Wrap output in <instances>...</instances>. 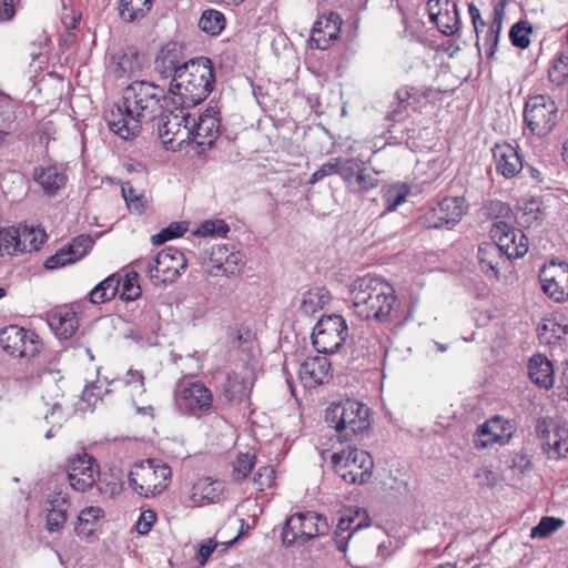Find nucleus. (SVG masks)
I'll return each mask as SVG.
<instances>
[{
    "label": "nucleus",
    "mask_w": 568,
    "mask_h": 568,
    "mask_svg": "<svg viewBox=\"0 0 568 568\" xmlns=\"http://www.w3.org/2000/svg\"><path fill=\"white\" fill-rule=\"evenodd\" d=\"M111 64L119 75L132 74L142 67L140 53L133 45L122 48L118 53L112 54Z\"/></svg>",
    "instance_id": "obj_32"
},
{
    "label": "nucleus",
    "mask_w": 568,
    "mask_h": 568,
    "mask_svg": "<svg viewBox=\"0 0 568 568\" xmlns=\"http://www.w3.org/2000/svg\"><path fill=\"white\" fill-rule=\"evenodd\" d=\"M67 478L73 490L84 493L93 487L99 479V484L104 483L95 464V459L87 454H77L69 459Z\"/></svg>",
    "instance_id": "obj_14"
},
{
    "label": "nucleus",
    "mask_w": 568,
    "mask_h": 568,
    "mask_svg": "<svg viewBox=\"0 0 568 568\" xmlns=\"http://www.w3.org/2000/svg\"><path fill=\"white\" fill-rule=\"evenodd\" d=\"M349 300L358 317L379 323L394 321L400 306L394 287L383 278L372 275L361 276L352 282Z\"/></svg>",
    "instance_id": "obj_2"
},
{
    "label": "nucleus",
    "mask_w": 568,
    "mask_h": 568,
    "mask_svg": "<svg viewBox=\"0 0 568 568\" xmlns=\"http://www.w3.org/2000/svg\"><path fill=\"white\" fill-rule=\"evenodd\" d=\"M343 20L336 12L331 11L328 14L320 17L312 29V45L320 50H325L331 42L337 39Z\"/></svg>",
    "instance_id": "obj_21"
},
{
    "label": "nucleus",
    "mask_w": 568,
    "mask_h": 568,
    "mask_svg": "<svg viewBox=\"0 0 568 568\" xmlns=\"http://www.w3.org/2000/svg\"><path fill=\"white\" fill-rule=\"evenodd\" d=\"M565 520L557 517H542L535 526V537L546 538L564 527Z\"/></svg>",
    "instance_id": "obj_53"
},
{
    "label": "nucleus",
    "mask_w": 568,
    "mask_h": 568,
    "mask_svg": "<svg viewBox=\"0 0 568 568\" xmlns=\"http://www.w3.org/2000/svg\"><path fill=\"white\" fill-rule=\"evenodd\" d=\"M511 438V425L499 416H495L479 425L473 436L477 449H484L494 444L505 445Z\"/></svg>",
    "instance_id": "obj_18"
},
{
    "label": "nucleus",
    "mask_w": 568,
    "mask_h": 568,
    "mask_svg": "<svg viewBox=\"0 0 568 568\" xmlns=\"http://www.w3.org/2000/svg\"><path fill=\"white\" fill-rule=\"evenodd\" d=\"M224 14L217 10L210 9L202 13L199 20V28L211 36H216L224 29Z\"/></svg>",
    "instance_id": "obj_44"
},
{
    "label": "nucleus",
    "mask_w": 568,
    "mask_h": 568,
    "mask_svg": "<svg viewBox=\"0 0 568 568\" xmlns=\"http://www.w3.org/2000/svg\"><path fill=\"white\" fill-rule=\"evenodd\" d=\"M331 363L325 356L307 357L298 369V377L305 388H314L329 377Z\"/></svg>",
    "instance_id": "obj_23"
},
{
    "label": "nucleus",
    "mask_w": 568,
    "mask_h": 568,
    "mask_svg": "<svg viewBox=\"0 0 568 568\" xmlns=\"http://www.w3.org/2000/svg\"><path fill=\"white\" fill-rule=\"evenodd\" d=\"M274 480V469L272 467H261L254 476V483L258 490L271 487Z\"/></svg>",
    "instance_id": "obj_59"
},
{
    "label": "nucleus",
    "mask_w": 568,
    "mask_h": 568,
    "mask_svg": "<svg viewBox=\"0 0 568 568\" xmlns=\"http://www.w3.org/2000/svg\"><path fill=\"white\" fill-rule=\"evenodd\" d=\"M348 326L339 314L325 315L316 323L312 333V343L321 354H334L345 343Z\"/></svg>",
    "instance_id": "obj_10"
},
{
    "label": "nucleus",
    "mask_w": 568,
    "mask_h": 568,
    "mask_svg": "<svg viewBox=\"0 0 568 568\" xmlns=\"http://www.w3.org/2000/svg\"><path fill=\"white\" fill-rule=\"evenodd\" d=\"M168 105L166 109H163L162 113H159L160 120L158 123V132L159 136L162 139L163 144L166 149L175 148V138L182 131V126L186 130V132L191 129V114L184 113V109L179 104ZM185 139H182L176 143V145H181Z\"/></svg>",
    "instance_id": "obj_16"
},
{
    "label": "nucleus",
    "mask_w": 568,
    "mask_h": 568,
    "mask_svg": "<svg viewBox=\"0 0 568 568\" xmlns=\"http://www.w3.org/2000/svg\"><path fill=\"white\" fill-rule=\"evenodd\" d=\"M532 32V26L527 21H518L510 31L509 38L514 47L526 49L530 44L529 33Z\"/></svg>",
    "instance_id": "obj_48"
},
{
    "label": "nucleus",
    "mask_w": 568,
    "mask_h": 568,
    "mask_svg": "<svg viewBox=\"0 0 568 568\" xmlns=\"http://www.w3.org/2000/svg\"><path fill=\"white\" fill-rule=\"evenodd\" d=\"M567 335L568 325H561L555 318H546L537 327L539 343L544 345H556Z\"/></svg>",
    "instance_id": "obj_33"
},
{
    "label": "nucleus",
    "mask_w": 568,
    "mask_h": 568,
    "mask_svg": "<svg viewBox=\"0 0 568 568\" xmlns=\"http://www.w3.org/2000/svg\"><path fill=\"white\" fill-rule=\"evenodd\" d=\"M20 252L38 251L47 240L43 229L29 227L27 225L19 226Z\"/></svg>",
    "instance_id": "obj_40"
},
{
    "label": "nucleus",
    "mask_w": 568,
    "mask_h": 568,
    "mask_svg": "<svg viewBox=\"0 0 568 568\" xmlns=\"http://www.w3.org/2000/svg\"><path fill=\"white\" fill-rule=\"evenodd\" d=\"M325 422L337 432V440L352 442L371 428V408L354 398L332 403L325 409Z\"/></svg>",
    "instance_id": "obj_5"
},
{
    "label": "nucleus",
    "mask_w": 568,
    "mask_h": 568,
    "mask_svg": "<svg viewBox=\"0 0 568 568\" xmlns=\"http://www.w3.org/2000/svg\"><path fill=\"white\" fill-rule=\"evenodd\" d=\"M170 98L158 84L134 81L124 89L122 104L105 115L108 126L114 134L130 140L140 133L142 121L155 120L163 109L172 105Z\"/></svg>",
    "instance_id": "obj_1"
},
{
    "label": "nucleus",
    "mask_w": 568,
    "mask_h": 568,
    "mask_svg": "<svg viewBox=\"0 0 568 568\" xmlns=\"http://www.w3.org/2000/svg\"><path fill=\"white\" fill-rule=\"evenodd\" d=\"M121 277L112 274L100 282L89 294L92 304H101L111 301L119 292Z\"/></svg>",
    "instance_id": "obj_35"
},
{
    "label": "nucleus",
    "mask_w": 568,
    "mask_h": 568,
    "mask_svg": "<svg viewBox=\"0 0 568 568\" xmlns=\"http://www.w3.org/2000/svg\"><path fill=\"white\" fill-rule=\"evenodd\" d=\"M215 85V70L211 59L196 57L182 63L170 83L172 105L193 108L207 99Z\"/></svg>",
    "instance_id": "obj_4"
},
{
    "label": "nucleus",
    "mask_w": 568,
    "mask_h": 568,
    "mask_svg": "<svg viewBox=\"0 0 568 568\" xmlns=\"http://www.w3.org/2000/svg\"><path fill=\"white\" fill-rule=\"evenodd\" d=\"M229 231L230 227L223 220H214L203 222L195 234L200 236H225Z\"/></svg>",
    "instance_id": "obj_52"
},
{
    "label": "nucleus",
    "mask_w": 568,
    "mask_h": 568,
    "mask_svg": "<svg viewBox=\"0 0 568 568\" xmlns=\"http://www.w3.org/2000/svg\"><path fill=\"white\" fill-rule=\"evenodd\" d=\"M124 383L129 386H134L140 393L145 392L144 375L141 371L129 369Z\"/></svg>",
    "instance_id": "obj_61"
},
{
    "label": "nucleus",
    "mask_w": 568,
    "mask_h": 568,
    "mask_svg": "<svg viewBox=\"0 0 568 568\" xmlns=\"http://www.w3.org/2000/svg\"><path fill=\"white\" fill-rule=\"evenodd\" d=\"M142 291L139 285V274L136 272H130L125 275L122 283L121 298L124 301H135L140 297Z\"/></svg>",
    "instance_id": "obj_51"
},
{
    "label": "nucleus",
    "mask_w": 568,
    "mask_h": 568,
    "mask_svg": "<svg viewBox=\"0 0 568 568\" xmlns=\"http://www.w3.org/2000/svg\"><path fill=\"white\" fill-rule=\"evenodd\" d=\"M557 105L555 101L544 94H535V134L546 135L557 122Z\"/></svg>",
    "instance_id": "obj_25"
},
{
    "label": "nucleus",
    "mask_w": 568,
    "mask_h": 568,
    "mask_svg": "<svg viewBox=\"0 0 568 568\" xmlns=\"http://www.w3.org/2000/svg\"><path fill=\"white\" fill-rule=\"evenodd\" d=\"M252 382L246 376L236 372H230L222 384V395L227 403L240 404L248 398Z\"/></svg>",
    "instance_id": "obj_29"
},
{
    "label": "nucleus",
    "mask_w": 568,
    "mask_h": 568,
    "mask_svg": "<svg viewBox=\"0 0 568 568\" xmlns=\"http://www.w3.org/2000/svg\"><path fill=\"white\" fill-rule=\"evenodd\" d=\"M210 262L213 268L222 272V275L231 276L239 274L244 265L240 252L230 251L227 245H216L212 248Z\"/></svg>",
    "instance_id": "obj_27"
},
{
    "label": "nucleus",
    "mask_w": 568,
    "mask_h": 568,
    "mask_svg": "<svg viewBox=\"0 0 568 568\" xmlns=\"http://www.w3.org/2000/svg\"><path fill=\"white\" fill-rule=\"evenodd\" d=\"M103 511L99 507H87L80 511L74 527L75 534L81 538H89L97 529V520Z\"/></svg>",
    "instance_id": "obj_39"
},
{
    "label": "nucleus",
    "mask_w": 568,
    "mask_h": 568,
    "mask_svg": "<svg viewBox=\"0 0 568 568\" xmlns=\"http://www.w3.org/2000/svg\"><path fill=\"white\" fill-rule=\"evenodd\" d=\"M217 547V542L213 539H207L203 544L199 546L197 559L201 566H204L212 555V552Z\"/></svg>",
    "instance_id": "obj_63"
},
{
    "label": "nucleus",
    "mask_w": 568,
    "mask_h": 568,
    "mask_svg": "<svg viewBox=\"0 0 568 568\" xmlns=\"http://www.w3.org/2000/svg\"><path fill=\"white\" fill-rule=\"evenodd\" d=\"M94 242L90 235H79L62 246L54 255L44 262V267L54 270L75 263L84 257L92 248Z\"/></svg>",
    "instance_id": "obj_19"
},
{
    "label": "nucleus",
    "mask_w": 568,
    "mask_h": 568,
    "mask_svg": "<svg viewBox=\"0 0 568 568\" xmlns=\"http://www.w3.org/2000/svg\"><path fill=\"white\" fill-rule=\"evenodd\" d=\"M337 163H339L337 175H339L349 187L351 185H353V182L356 178L358 170L363 165V162L353 158H339V161H337Z\"/></svg>",
    "instance_id": "obj_50"
},
{
    "label": "nucleus",
    "mask_w": 568,
    "mask_h": 568,
    "mask_svg": "<svg viewBox=\"0 0 568 568\" xmlns=\"http://www.w3.org/2000/svg\"><path fill=\"white\" fill-rule=\"evenodd\" d=\"M45 528L49 532L61 530L67 521L68 499L62 491H53L47 499Z\"/></svg>",
    "instance_id": "obj_28"
},
{
    "label": "nucleus",
    "mask_w": 568,
    "mask_h": 568,
    "mask_svg": "<svg viewBox=\"0 0 568 568\" xmlns=\"http://www.w3.org/2000/svg\"><path fill=\"white\" fill-rule=\"evenodd\" d=\"M219 110L216 106H209L197 119L192 120L191 129L186 132V139L193 136L194 140L197 138L202 139L197 141L201 146L212 148L215 139L220 134V119L217 118Z\"/></svg>",
    "instance_id": "obj_20"
},
{
    "label": "nucleus",
    "mask_w": 568,
    "mask_h": 568,
    "mask_svg": "<svg viewBox=\"0 0 568 568\" xmlns=\"http://www.w3.org/2000/svg\"><path fill=\"white\" fill-rule=\"evenodd\" d=\"M0 346L17 357H33L39 353V336L18 325H9L0 331Z\"/></svg>",
    "instance_id": "obj_13"
},
{
    "label": "nucleus",
    "mask_w": 568,
    "mask_h": 568,
    "mask_svg": "<svg viewBox=\"0 0 568 568\" xmlns=\"http://www.w3.org/2000/svg\"><path fill=\"white\" fill-rule=\"evenodd\" d=\"M539 281L544 293L555 302L568 300V264L551 261L539 271Z\"/></svg>",
    "instance_id": "obj_17"
},
{
    "label": "nucleus",
    "mask_w": 568,
    "mask_h": 568,
    "mask_svg": "<svg viewBox=\"0 0 568 568\" xmlns=\"http://www.w3.org/2000/svg\"><path fill=\"white\" fill-rule=\"evenodd\" d=\"M378 185V179L375 173L369 172L363 165L358 170L356 178L353 182V185L349 189L353 192H366L371 189H374Z\"/></svg>",
    "instance_id": "obj_49"
},
{
    "label": "nucleus",
    "mask_w": 568,
    "mask_h": 568,
    "mask_svg": "<svg viewBox=\"0 0 568 568\" xmlns=\"http://www.w3.org/2000/svg\"><path fill=\"white\" fill-rule=\"evenodd\" d=\"M186 61L183 45L172 41L161 48L154 62V70L162 79H173L176 78L178 71L182 69V63Z\"/></svg>",
    "instance_id": "obj_22"
},
{
    "label": "nucleus",
    "mask_w": 568,
    "mask_h": 568,
    "mask_svg": "<svg viewBox=\"0 0 568 568\" xmlns=\"http://www.w3.org/2000/svg\"><path fill=\"white\" fill-rule=\"evenodd\" d=\"M361 513L362 510L357 509L354 511L353 515H345L338 519L332 537L334 546L337 550L345 552L347 549L348 541L353 537V535L356 531L366 528L371 525L369 517L365 511H363V520L355 524V518L358 517Z\"/></svg>",
    "instance_id": "obj_24"
},
{
    "label": "nucleus",
    "mask_w": 568,
    "mask_h": 568,
    "mask_svg": "<svg viewBox=\"0 0 568 568\" xmlns=\"http://www.w3.org/2000/svg\"><path fill=\"white\" fill-rule=\"evenodd\" d=\"M438 31L445 36H454L459 30L460 18L457 4L450 1V7L444 8V11L434 21Z\"/></svg>",
    "instance_id": "obj_41"
},
{
    "label": "nucleus",
    "mask_w": 568,
    "mask_h": 568,
    "mask_svg": "<svg viewBox=\"0 0 568 568\" xmlns=\"http://www.w3.org/2000/svg\"><path fill=\"white\" fill-rule=\"evenodd\" d=\"M397 103L400 108L407 109L410 105L409 100L414 99L417 102L416 89L412 87H402L395 93Z\"/></svg>",
    "instance_id": "obj_60"
},
{
    "label": "nucleus",
    "mask_w": 568,
    "mask_h": 568,
    "mask_svg": "<svg viewBox=\"0 0 568 568\" xmlns=\"http://www.w3.org/2000/svg\"><path fill=\"white\" fill-rule=\"evenodd\" d=\"M529 84L528 77L524 78V82L520 88V93H526L525 99V110H524V122L526 126L532 132V109H530V101L532 100L531 89L527 85Z\"/></svg>",
    "instance_id": "obj_56"
},
{
    "label": "nucleus",
    "mask_w": 568,
    "mask_h": 568,
    "mask_svg": "<svg viewBox=\"0 0 568 568\" xmlns=\"http://www.w3.org/2000/svg\"><path fill=\"white\" fill-rule=\"evenodd\" d=\"M555 383L552 362L542 354H535V386L549 389Z\"/></svg>",
    "instance_id": "obj_37"
},
{
    "label": "nucleus",
    "mask_w": 568,
    "mask_h": 568,
    "mask_svg": "<svg viewBox=\"0 0 568 568\" xmlns=\"http://www.w3.org/2000/svg\"><path fill=\"white\" fill-rule=\"evenodd\" d=\"M328 300L329 294L325 287L310 288L303 294L300 312L306 316H312L322 310Z\"/></svg>",
    "instance_id": "obj_34"
},
{
    "label": "nucleus",
    "mask_w": 568,
    "mask_h": 568,
    "mask_svg": "<svg viewBox=\"0 0 568 568\" xmlns=\"http://www.w3.org/2000/svg\"><path fill=\"white\" fill-rule=\"evenodd\" d=\"M155 520H156L155 511H153L151 509L143 510L138 519V523H136L138 534L146 535L151 530Z\"/></svg>",
    "instance_id": "obj_58"
},
{
    "label": "nucleus",
    "mask_w": 568,
    "mask_h": 568,
    "mask_svg": "<svg viewBox=\"0 0 568 568\" xmlns=\"http://www.w3.org/2000/svg\"><path fill=\"white\" fill-rule=\"evenodd\" d=\"M452 0H428L427 9L429 19L432 22L436 20V18L444 11V8L450 7Z\"/></svg>",
    "instance_id": "obj_62"
},
{
    "label": "nucleus",
    "mask_w": 568,
    "mask_h": 568,
    "mask_svg": "<svg viewBox=\"0 0 568 568\" xmlns=\"http://www.w3.org/2000/svg\"><path fill=\"white\" fill-rule=\"evenodd\" d=\"M255 464V456L250 454H240L234 464V473L237 479L246 478Z\"/></svg>",
    "instance_id": "obj_55"
},
{
    "label": "nucleus",
    "mask_w": 568,
    "mask_h": 568,
    "mask_svg": "<svg viewBox=\"0 0 568 568\" xmlns=\"http://www.w3.org/2000/svg\"><path fill=\"white\" fill-rule=\"evenodd\" d=\"M409 194L410 189L407 184L393 185L388 187L383 196L386 211H395L400 204H403L406 201Z\"/></svg>",
    "instance_id": "obj_46"
},
{
    "label": "nucleus",
    "mask_w": 568,
    "mask_h": 568,
    "mask_svg": "<svg viewBox=\"0 0 568 568\" xmlns=\"http://www.w3.org/2000/svg\"><path fill=\"white\" fill-rule=\"evenodd\" d=\"M536 432L542 453L549 459H561L568 455V425L559 418H545L538 422Z\"/></svg>",
    "instance_id": "obj_12"
},
{
    "label": "nucleus",
    "mask_w": 568,
    "mask_h": 568,
    "mask_svg": "<svg viewBox=\"0 0 568 568\" xmlns=\"http://www.w3.org/2000/svg\"><path fill=\"white\" fill-rule=\"evenodd\" d=\"M33 180L42 187L48 195H54L67 183V175L55 166L36 168Z\"/></svg>",
    "instance_id": "obj_31"
},
{
    "label": "nucleus",
    "mask_w": 568,
    "mask_h": 568,
    "mask_svg": "<svg viewBox=\"0 0 568 568\" xmlns=\"http://www.w3.org/2000/svg\"><path fill=\"white\" fill-rule=\"evenodd\" d=\"M171 477L172 471L166 464L148 459L135 463L128 479L136 494L148 498L161 494L168 487Z\"/></svg>",
    "instance_id": "obj_6"
},
{
    "label": "nucleus",
    "mask_w": 568,
    "mask_h": 568,
    "mask_svg": "<svg viewBox=\"0 0 568 568\" xmlns=\"http://www.w3.org/2000/svg\"><path fill=\"white\" fill-rule=\"evenodd\" d=\"M549 81L559 87L568 80V49L560 51L548 69Z\"/></svg>",
    "instance_id": "obj_43"
},
{
    "label": "nucleus",
    "mask_w": 568,
    "mask_h": 568,
    "mask_svg": "<svg viewBox=\"0 0 568 568\" xmlns=\"http://www.w3.org/2000/svg\"><path fill=\"white\" fill-rule=\"evenodd\" d=\"M329 525L325 517L314 511L295 513L283 526L282 542L292 546L297 540L306 542L317 536L328 532Z\"/></svg>",
    "instance_id": "obj_8"
},
{
    "label": "nucleus",
    "mask_w": 568,
    "mask_h": 568,
    "mask_svg": "<svg viewBox=\"0 0 568 568\" xmlns=\"http://www.w3.org/2000/svg\"><path fill=\"white\" fill-rule=\"evenodd\" d=\"M464 197L446 196L436 205L430 206L422 216L426 229H442L458 223L464 214Z\"/></svg>",
    "instance_id": "obj_15"
},
{
    "label": "nucleus",
    "mask_w": 568,
    "mask_h": 568,
    "mask_svg": "<svg viewBox=\"0 0 568 568\" xmlns=\"http://www.w3.org/2000/svg\"><path fill=\"white\" fill-rule=\"evenodd\" d=\"M122 196L130 212L142 214L150 204V199L142 192H138L130 182H125L121 187Z\"/></svg>",
    "instance_id": "obj_42"
},
{
    "label": "nucleus",
    "mask_w": 568,
    "mask_h": 568,
    "mask_svg": "<svg viewBox=\"0 0 568 568\" xmlns=\"http://www.w3.org/2000/svg\"><path fill=\"white\" fill-rule=\"evenodd\" d=\"M48 324L59 338L72 337L79 328L77 313L71 310H59L48 316Z\"/></svg>",
    "instance_id": "obj_30"
},
{
    "label": "nucleus",
    "mask_w": 568,
    "mask_h": 568,
    "mask_svg": "<svg viewBox=\"0 0 568 568\" xmlns=\"http://www.w3.org/2000/svg\"><path fill=\"white\" fill-rule=\"evenodd\" d=\"M475 478L480 487L493 488L498 483V475L486 466L476 470Z\"/></svg>",
    "instance_id": "obj_57"
},
{
    "label": "nucleus",
    "mask_w": 568,
    "mask_h": 568,
    "mask_svg": "<svg viewBox=\"0 0 568 568\" xmlns=\"http://www.w3.org/2000/svg\"><path fill=\"white\" fill-rule=\"evenodd\" d=\"M331 464L335 471L348 484L362 485L367 483L374 468L372 455L352 446L333 453Z\"/></svg>",
    "instance_id": "obj_7"
},
{
    "label": "nucleus",
    "mask_w": 568,
    "mask_h": 568,
    "mask_svg": "<svg viewBox=\"0 0 568 568\" xmlns=\"http://www.w3.org/2000/svg\"><path fill=\"white\" fill-rule=\"evenodd\" d=\"M19 227H8L0 230V255L6 252L14 255L20 252Z\"/></svg>",
    "instance_id": "obj_47"
},
{
    "label": "nucleus",
    "mask_w": 568,
    "mask_h": 568,
    "mask_svg": "<svg viewBox=\"0 0 568 568\" xmlns=\"http://www.w3.org/2000/svg\"><path fill=\"white\" fill-rule=\"evenodd\" d=\"M136 265L145 271L152 281L166 284L174 282L186 268V260L180 250L170 246L153 258L138 261Z\"/></svg>",
    "instance_id": "obj_9"
},
{
    "label": "nucleus",
    "mask_w": 568,
    "mask_h": 568,
    "mask_svg": "<svg viewBox=\"0 0 568 568\" xmlns=\"http://www.w3.org/2000/svg\"><path fill=\"white\" fill-rule=\"evenodd\" d=\"M485 215L491 220L508 217L511 209L510 206L499 200H490L483 207Z\"/></svg>",
    "instance_id": "obj_54"
},
{
    "label": "nucleus",
    "mask_w": 568,
    "mask_h": 568,
    "mask_svg": "<svg viewBox=\"0 0 568 568\" xmlns=\"http://www.w3.org/2000/svg\"><path fill=\"white\" fill-rule=\"evenodd\" d=\"M468 11H469V16L471 19L474 30H475L476 34L478 36L480 29L485 27V21L481 19L479 9L474 3L468 4Z\"/></svg>",
    "instance_id": "obj_64"
},
{
    "label": "nucleus",
    "mask_w": 568,
    "mask_h": 568,
    "mask_svg": "<svg viewBox=\"0 0 568 568\" xmlns=\"http://www.w3.org/2000/svg\"><path fill=\"white\" fill-rule=\"evenodd\" d=\"M153 0H120V17L125 22H134L146 16Z\"/></svg>",
    "instance_id": "obj_38"
},
{
    "label": "nucleus",
    "mask_w": 568,
    "mask_h": 568,
    "mask_svg": "<svg viewBox=\"0 0 568 568\" xmlns=\"http://www.w3.org/2000/svg\"><path fill=\"white\" fill-rule=\"evenodd\" d=\"M178 410L187 416L201 418L213 406V394L202 382H192L180 386L174 393Z\"/></svg>",
    "instance_id": "obj_11"
},
{
    "label": "nucleus",
    "mask_w": 568,
    "mask_h": 568,
    "mask_svg": "<svg viewBox=\"0 0 568 568\" xmlns=\"http://www.w3.org/2000/svg\"><path fill=\"white\" fill-rule=\"evenodd\" d=\"M19 110L11 103H6L0 106V129L6 131L7 134L13 135L21 128L19 121Z\"/></svg>",
    "instance_id": "obj_45"
},
{
    "label": "nucleus",
    "mask_w": 568,
    "mask_h": 568,
    "mask_svg": "<svg viewBox=\"0 0 568 568\" xmlns=\"http://www.w3.org/2000/svg\"><path fill=\"white\" fill-rule=\"evenodd\" d=\"M496 170L504 178H514L523 169L520 155L510 144H496L493 149Z\"/></svg>",
    "instance_id": "obj_26"
},
{
    "label": "nucleus",
    "mask_w": 568,
    "mask_h": 568,
    "mask_svg": "<svg viewBox=\"0 0 568 568\" xmlns=\"http://www.w3.org/2000/svg\"><path fill=\"white\" fill-rule=\"evenodd\" d=\"M504 10H505V1H498L494 4L493 21L487 31V36L485 38V43L488 44V49L486 51V55L488 58L494 57L496 48H497L499 34L501 31Z\"/></svg>",
    "instance_id": "obj_36"
},
{
    "label": "nucleus",
    "mask_w": 568,
    "mask_h": 568,
    "mask_svg": "<svg viewBox=\"0 0 568 568\" xmlns=\"http://www.w3.org/2000/svg\"><path fill=\"white\" fill-rule=\"evenodd\" d=\"M490 237L493 242L479 245L477 258L488 277L499 280L500 270L510 260L523 257L528 252V239L521 230L510 227L504 221L494 223Z\"/></svg>",
    "instance_id": "obj_3"
}]
</instances>
